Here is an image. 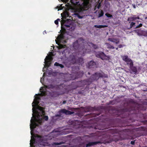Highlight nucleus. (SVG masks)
<instances>
[{
  "instance_id": "obj_1",
  "label": "nucleus",
  "mask_w": 147,
  "mask_h": 147,
  "mask_svg": "<svg viewBox=\"0 0 147 147\" xmlns=\"http://www.w3.org/2000/svg\"><path fill=\"white\" fill-rule=\"evenodd\" d=\"M132 106H130L129 108H125L116 111V114L115 116L117 118L115 119H111L109 121L110 126L113 127H123L127 126V124L128 123L132 121L133 119L131 117L133 114H136L138 113L137 111L139 112V109Z\"/></svg>"
},
{
  "instance_id": "obj_2",
  "label": "nucleus",
  "mask_w": 147,
  "mask_h": 147,
  "mask_svg": "<svg viewBox=\"0 0 147 147\" xmlns=\"http://www.w3.org/2000/svg\"><path fill=\"white\" fill-rule=\"evenodd\" d=\"M104 76V73L97 72L92 75L88 79L79 82L78 83L80 84V86L82 87L85 85H89L94 81H96L100 78Z\"/></svg>"
},
{
  "instance_id": "obj_3",
  "label": "nucleus",
  "mask_w": 147,
  "mask_h": 147,
  "mask_svg": "<svg viewBox=\"0 0 147 147\" xmlns=\"http://www.w3.org/2000/svg\"><path fill=\"white\" fill-rule=\"evenodd\" d=\"M65 86L63 84H61V87L59 90H55L58 91H53L49 92V95L52 97L55 98L62 95L65 93L66 91Z\"/></svg>"
},
{
  "instance_id": "obj_4",
  "label": "nucleus",
  "mask_w": 147,
  "mask_h": 147,
  "mask_svg": "<svg viewBox=\"0 0 147 147\" xmlns=\"http://www.w3.org/2000/svg\"><path fill=\"white\" fill-rule=\"evenodd\" d=\"M67 21V20H62L61 22V29L65 30V28L66 27L67 28L66 29L67 30L71 31L74 30V27L71 24H66Z\"/></svg>"
},
{
  "instance_id": "obj_5",
  "label": "nucleus",
  "mask_w": 147,
  "mask_h": 147,
  "mask_svg": "<svg viewBox=\"0 0 147 147\" xmlns=\"http://www.w3.org/2000/svg\"><path fill=\"white\" fill-rule=\"evenodd\" d=\"M120 130L118 129H111L110 131V132L112 134L118 133L119 134H120V132L123 133V134L126 135L129 132H130L131 130L129 129H125L122 130Z\"/></svg>"
},
{
  "instance_id": "obj_6",
  "label": "nucleus",
  "mask_w": 147,
  "mask_h": 147,
  "mask_svg": "<svg viewBox=\"0 0 147 147\" xmlns=\"http://www.w3.org/2000/svg\"><path fill=\"white\" fill-rule=\"evenodd\" d=\"M59 114L55 115V117H61L62 114L61 113L65 114L66 115H71L74 113L73 112H71L68 110H66L65 109H61L60 110L59 112Z\"/></svg>"
},
{
  "instance_id": "obj_7",
  "label": "nucleus",
  "mask_w": 147,
  "mask_h": 147,
  "mask_svg": "<svg viewBox=\"0 0 147 147\" xmlns=\"http://www.w3.org/2000/svg\"><path fill=\"white\" fill-rule=\"evenodd\" d=\"M36 122L37 121L36 120L32 118L30 120L31 124H30V128L31 130V134L32 135H33V131L34 129L36 127L38 126V124L36 123Z\"/></svg>"
},
{
  "instance_id": "obj_8",
  "label": "nucleus",
  "mask_w": 147,
  "mask_h": 147,
  "mask_svg": "<svg viewBox=\"0 0 147 147\" xmlns=\"http://www.w3.org/2000/svg\"><path fill=\"white\" fill-rule=\"evenodd\" d=\"M95 55L96 57L100 58L102 60L105 59V57H107L104 53L100 51L96 52Z\"/></svg>"
},
{
  "instance_id": "obj_9",
  "label": "nucleus",
  "mask_w": 147,
  "mask_h": 147,
  "mask_svg": "<svg viewBox=\"0 0 147 147\" xmlns=\"http://www.w3.org/2000/svg\"><path fill=\"white\" fill-rule=\"evenodd\" d=\"M80 122L78 120H69L68 121V123L69 125H73V126H75L76 128H77L79 127Z\"/></svg>"
},
{
  "instance_id": "obj_10",
  "label": "nucleus",
  "mask_w": 147,
  "mask_h": 147,
  "mask_svg": "<svg viewBox=\"0 0 147 147\" xmlns=\"http://www.w3.org/2000/svg\"><path fill=\"white\" fill-rule=\"evenodd\" d=\"M46 88L50 89H55V90H59L61 87V84L58 85H53L51 84L49 85L45 86Z\"/></svg>"
},
{
  "instance_id": "obj_11",
  "label": "nucleus",
  "mask_w": 147,
  "mask_h": 147,
  "mask_svg": "<svg viewBox=\"0 0 147 147\" xmlns=\"http://www.w3.org/2000/svg\"><path fill=\"white\" fill-rule=\"evenodd\" d=\"M42 115L38 111H37L36 118L34 117L33 119L36 120L39 124H41L42 121Z\"/></svg>"
},
{
  "instance_id": "obj_12",
  "label": "nucleus",
  "mask_w": 147,
  "mask_h": 147,
  "mask_svg": "<svg viewBox=\"0 0 147 147\" xmlns=\"http://www.w3.org/2000/svg\"><path fill=\"white\" fill-rule=\"evenodd\" d=\"M52 59L51 57H48L47 56L45 59L44 63L45 64V66L47 67H49L51 64V61Z\"/></svg>"
},
{
  "instance_id": "obj_13",
  "label": "nucleus",
  "mask_w": 147,
  "mask_h": 147,
  "mask_svg": "<svg viewBox=\"0 0 147 147\" xmlns=\"http://www.w3.org/2000/svg\"><path fill=\"white\" fill-rule=\"evenodd\" d=\"M122 59L125 62L127 65H130V63L133 62L132 61L130 58H129L127 55H124L121 56Z\"/></svg>"
},
{
  "instance_id": "obj_14",
  "label": "nucleus",
  "mask_w": 147,
  "mask_h": 147,
  "mask_svg": "<svg viewBox=\"0 0 147 147\" xmlns=\"http://www.w3.org/2000/svg\"><path fill=\"white\" fill-rule=\"evenodd\" d=\"M77 59L76 56L72 54L70 55L69 56V61L73 64L76 63Z\"/></svg>"
},
{
  "instance_id": "obj_15",
  "label": "nucleus",
  "mask_w": 147,
  "mask_h": 147,
  "mask_svg": "<svg viewBox=\"0 0 147 147\" xmlns=\"http://www.w3.org/2000/svg\"><path fill=\"white\" fill-rule=\"evenodd\" d=\"M86 66L89 68H94L96 67V62L92 60L88 63L86 65Z\"/></svg>"
},
{
  "instance_id": "obj_16",
  "label": "nucleus",
  "mask_w": 147,
  "mask_h": 147,
  "mask_svg": "<svg viewBox=\"0 0 147 147\" xmlns=\"http://www.w3.org/2000/svg\"><path fill=\"white\" fill-rule=\"evenodd\" d=\"M133 63L131 62L129 65V67L131 70V71L132 73L134 74H136L137 72V69L136 67L135 66H133Z\"/></svg>"
},
{
  "instance_id": "obj_17",
  "label": "nucleus",
  "mask_w": 147,
  "mask_h": 147,
  "mask_svg": "<svg viewBox=\"0 0 147 147\" xmlns=\"http://www.w3.org/2000/svg\"><path fill=\"white\" fill-rule=\"evenodd\" d=\"M140 19V18L139 16L136 17V16L134 15L133 17L128 18L127 21L129 23H130L131 22H132L136 19Z\"/></svg>"
},
{
  "instance_id": "obj_18",
  "label": "nucleus",
  "mask_w": 147,
  "mask_h": 147,
  "mask_svg": "<svg viewBox=\"0 0 147 147\" xmlns=\"http://www.w3.org/2000/svg\"><path fill=\"white\" fill-rule=\"evenodd\" d=\"M100 142L99 141H96V142H90L88 143V144H86V147H90L91 146H94L95 145H96L97 144L99 143H100Z\"/></svg>"
},
{
  "instance_id": "obj_19",
  "label": "nucleus",
  "mask_w": 147,
  "mask_h": 147,
  "mask_svg": "<svg viewBox=\"0 0 147 147\" xmlns=\"http://www.w3.org/2000/svg\"><path fill=\"white\" fill-rule=\"evenodd\" d=\"M79 44L78 43V40H76L73 43V46L75 50H77L79 47Z\"/></svg>"
},
{
  "instance_id": "obj_20",
  "label": "nucleus",
  "mask_w": 147,
  "mask_h": 147,
  "mask_svg": "<svg viewBox=\"0 0 147 147\" xmlns=\"http://www.w3.org/2000/svg\"><path fill=\"white\" fill-rule=\"evenodd\" d=\"M40 90L41 93L38 94L40 95L41 96H44L47 95V89L46 88L44 89L42 88V89H40Z\"/></svg>"
},
{
  "instance_id": "obj_21",
  "label": "nucleus",
  "mask_w": 147,
  "mask_h": 147,
  "mask_svg": "<svg viewBox=\"0 0 147 147\" xmlns=\"http://www.w3.org/2000/svg\"><path fill=\"white\" fill-rule=\"evenodd\" d=\"M79 70V68L78 66H73L72 67V72L74 73H77Z\"/></svg>"
},
{
  "instance_id": "obj_22",
  "label": "nucleus",
  "mask_w": 147,
  "mask_h": 147,
  "mask_svg": "<svg viewBox=\"0 0 147 147\" xmlns=\"http://www.w3.org/2000/svg\"><path fill=\"white\" fill-rule=\"evenodd\" d=\"M37 109L40 111L41 112V114H40L42 116H44L45 114V112L44 110V109L43 107L38 106L37 107Z\"/></svg>"
},
{
  "instance_id": "obj_23",
  "label": "nucleus",
  "mask_w": 147,
  "mask_h": 147,
  "mask_svg": "<svg viewBox=\"0 0 147 147\" xmlns=\"http://www.w3.org/2000/svg\"><path fill=\"white\" fill-rule=\"evenodd\" d=\"M88 45L90 46H92V47L94 49H96L98 48V45L96 44H94L91 42H88Z\"/></svg>"
},
{
  "instance_id": "obj_24",
  "label": "nucleus",
  "mask_w": 147,
  "mask_h": 147,
  "mask_svg": "<svg viewBox=\"0 0 147 147\" xmlns=\"http://www.w3.org/2000/svg\"><path fill=\"white\" fill-rule=\"evenodd\" d=\"M40 98L38 96H37L35 98H34L33 103H34L36 105H38L39 103V100Z\"/></svg>"
},
{
  "instance_id": "obj_25",
  "label": "nucleus",
  "mask_w": 147,
  "mask_h": 147,
  "mask_svg": "<svg viewBox=\"0 0 147 147\" xmlns=\"http://www.w3.org/2000/svg\"><path fill=\"white\" fill-rule=\"evenodd\" d=\"M76 63L80 64L84 63L83 59L81 57L78 58L77 59Z\"/></svg>"
},
{
  "instance_id": "obj_26",
  "label": "nucleus",
  "mask_w": 147,
  "mask_h": 147,
  "mask_svg": "<svg viewBox=\"0 0 147 147\" xmlns=\"http://www.w3.org/2000/svg\"><path fill=\"white\" fill-rule=\"evenodd\" d=\"M105 44L107 46V48L109 49H114L115 47L108 43H106Z\"/></svg>"
},
{
  "instance_id": "obj_27",
  "label": "nucleus",
  "mask_w": 147,
  "mask_h": 147,
  "mask_svg": "<svg viewBox=\"0 0 147 147\" xmlns=\"http://www.w3.org/2000/svg\"><path fill=\"white\" fill-rule=\"evenodd\" d=\"M64 143L65 142L63 141L60 142L59 143L55 142L53 143L52 145L53 146H54L56 145H60L63 144H64Z\"/></svg>"
},
{
  "instance_id": "obj_28",
  "label": "nucleus",
  "mask_w": 147,
  "mask_h": 147,
  "mask_svg": "<svg viewBox=\"0 0 147 147\" xmlns=\"http://www.w3.org/2000/svg\"><path fill=\"white\" fill-rule=\"evenodd\" d=\"M94 27L95 28H103L105 27H107L108 26L107 25H95L94 26Z\"/></svg>"
},
{
  "instance_id": "obj_29",
  "label": "nucleus",
  "mask_w": 147,
  "mask_h": 147,
  "mask_svg": "<svg viewBox=\"0 0 147 147\" xmlns=\"http://www.w3.org/2000/svg\"><path fill=\"white\" fill-rule=\"evenodd\" d=\"M104 15V12L102 10H101L100 11L98 12V18L100 17L103 16Z\"/></svg>"
},
{
  "instance_id": "obj_30",
  "label": "nucleus",
  "mask_w": 147,
  "mask_h": 147,
  "mask_svg": "<svg viewBox=\"0 0 147 147\" xmlns=\"http://www.w3.org/2000/svg\"><path fill=\"white\" fill-rule=\"evenodd\" d=\"M58 37H59V38L61 40H63L64 39L65 36L63 34H61L58 36Z\"/></svg>"
},
{
  "instance_id": "obj_31",
  "label": "nucleus",
  "mask_w": 147,
  "mask_h": 147,
  "mask_svg": "<svg viewBox=\"0 0 147 147\" xmlns=\"http://www.w3.org/2000/svg\"><path fill=\"white\" fill-rule=\"evenodd\" d=\"M109 41L113 42H115L116 41H117V39L109 38L108 40Z\"/></svg>"
},
{
  "instance_id": "obj_32",
  "label": "nucleus",
  "mask_w": 147,
  "mask_h": 147,
  "mask_svg": "<svg viewBox=\"0 0 147 147\" xmlns=\"http://www.w3.org/2000/svg\"><path fill=\"white\" fill-rule=\"evenodd\" d=\"M130 26L129 28V29L132 28V27H133L135 24V23L133 22H130Z\"/></svg>"
},
{
  "instance_id": "obj_33",
  "label": "nucleus",
  "mask_w": 147,
  "mask_h": 147,
  "mask_svg": "<svg viewBox=\"0 0 147 147\" xmlns=\"http://www.w3.org/2000/svg\"><path fill=\"white\" fill-rule=\"evenodd\" d=\"M44 119L46 121H47L48 119V117L47 116L45 115V116H43L42 117V119Z\"/></svg>"
},
{
  "instance_id": "obj_34",
  "label": "nucleus",
  "mask_w": 147,
  "mask_h": 147,
  "mask_svg": "<svg viewBox=\"0 0 147 147\" xmlns=\"http://www.w3.org/2000/svg\"><path fill=\"white\" fill-rule=\"evenodd\" d=\"M105 16H106L107 17H109V18H111L113 17V16L112 15L108 13H106L105 14Z\"/></svg>"
},
{
  "instance_id": "obj_35",
  "label": "nucleus",
  "mask_w": 147,
  "mask_h": 147,
  "mask_svg": "<svg viewBox=\"0 0 147 147\" xmlns=\"http://www.w3.org/2000/svg\"><path fill=\"white\" fill-rule=\"evenodd\" d=\"M115 101L114 100L110 101L109 104L110 105H113L115 104Z\"/></svg>"
},
{
  "instance_id": "obj_36",
  "label": "nucleus",
  "mask_w": 147,
  "mask_h": 147,
  "mask_svg": "<svg viewBox=\"0 0 147 147\" xmlns=\"http://www.w3.org/2000/svg\"><path fill=\"white\" fill-rule=\"evenodd\" d=\"M78 42L79 41H81L83 42L84 41V39L82 37L78 39Z\"/></svg>"
},
{
  "instance_id": "obj_37",
  "label": "nucleus",
  "mask_w": 147,
  "mask_h": 147,
  "mask_svg": "<svg viewBox=\"0 0 147 147\" xmlns=\"http://www.w3.org/2000/svg\"><path fill=\"white\" fill-rule=\"evenodd\" d=\"M76 15L79 18H83V17L81 16H80L79 15V14L78 13H76Z\"/></svg>"
},
{
  "instance_id": "obj_38",
  "label": "nucleus",
  "mask_w": 147,
  "mask_h": 147,
  "mask_svg": "<svg viewBox=\"0 0 147 147\" xmlns=\"http://www.w3.org/2000/svg\"><path fill=\"white\" fill-rule=\"evenodd\" d=\"M60 20L59 19H57L56 20H55V23L57 25L58 24V21H59Z\"/></svg>"
},
{
  "instance_id": "obj_39",
  "label": "nucleus",
  "mask_w": 147,
  "mask_h": 147,
  "mask_svg": "<svg viewBox=\"0 0 147 147\" xmlns=\"http://www.w3.org/2000/svg\"><path fill=\"white\" fill-rule=\"evenodd\" d=\"M138 130H144V128L143 127H141L138 128Z\"/></svg>"
},
{
  "instance_id": "obj_40",
  "label": "nucleus",
  "mask_w": 147,
  "mask_h": 147,
  "mask_svg": "<svg viewBox=\"0 0 147 147\" xmlns=\"http://www.w3.org/2000/svg\"><path fill=\"white\" fill-rule=\"evenodd\" d=\"M35 140L34 139H32V140H30V145H31V143H32L33 144L35 143Z\"/></svg>"
},
{
  "instance_id": "obj_41",
  "label": "nucleus",
  "mask_w": 147,
  "mask_h": 147,
  "mask_svg": "<svg viewBox=\"0 0 147 147\" xmlns=\"http://www.w3.org/2000/svg\"><path fill=\"white\" fill-rule=\"evenodd\" d=\"M142 26V24L141 23H140L139 25L136 26V28H138L141 27Z\"/></svg>"
},
{
  "instance_id": "obj_42",
  "label": "nucleus",
  "mask_w": 147,
  "mask_h": 147,
  "mask_svg": "<svg viewBox=\"0 0 147 147\" xmlns=\"http://www.w3.org/2000/svg\"><path fill=\"white\" fill-rule=\"evenodd\" d=\"M86 108L87 109V111H90V110L92 109V107H90L89 106H88Z\"/></svg>"
},
{
  "instance_id": "obj_43",
  "label": "nucleus",
  "mask_w": 147,
  "mask_h": 147,
  "mask_svg": "<svg viewBox=\"0 0 147 147\" xmlns=\"http://www.w3.org/2000/svg\"><path fill=\"white\" fill-rule=\"evenodd\" d=\"M59 63L57 62H55V63H54V65L55 66H59Z\"/></svg>"
},
{
  "instance_id": "obj_44",
  "label": "nucleus",
  "mask_w": 147,
  "mask_h": 147,
  "mask_svg": "<svg viewBox=\"0 0 147 147\" xmlns=\"http://www.w3.org/2000/svg\"><path fill=\"white\" fill-rule=\"evenodd\" d=\"M59 66L61 68H63L64 67V66L63 65L59 64Z\"/></svg>"
},
{
  "instance_id": "obj_45",
  "label": "nucleus",
  "mask_w": 147,
  "mask_h": 147,
  "mask_svg": "<svg viewBox=\"0 0 147 147\" xmlns=\"http://www.w3.org/2000/svg\"><path fill=\"white\" fill-rule=\"evenodd\" d=\"M135 141H131V144L133 145H134L135 144Z\"/></svg>"
},
{
  "instance_id": "obj_46",
  "label": "nucleus",
  "mask_w": 147,
  "mask_h": 147,
  "mask_svg": "<svg viewBox=\"0 0 147 147\" xmlns=\"http://www.w3.org/2000/svg\"><path fill=\"white\" fill-rule=\"evenodd\" d=\"M123 47V46L122 45H118V47L119 48H121Z\"/></svg>"
},
{
  "instance_id": "obj_47",
  "label": "nucleus",
  "mask_w": 147,
  "mask_h": 147,
  "mask_svg": "<svg viewBox=\"0 0 147 147\" xmlns=\"http://www.w3.org/2000/svg\"><path fill=\"white\" fill-rule=\"evenodd\" d=\"M115 42L116 44H118L119 42V41L117 39V41H116Z\"/></svg>"
},
{
  "instance_id": "obj_48",
  "label": "nucleus",
  "mask_w": 147,
  "mask_h": 147,
  "mask_svg": "<svg viewBox=\"0 0 147 147\" xmlns=\"http://www.w3.org/2000/svg\"><path fill=\"white\" fill-rule=\"evenodd\" d=\"M38 138H39L40 139V140H42V137L41 136H40L38 135Z\"/></svg>"
},
{
  "instance_id": "obj_49",
  "label": "nucleus",
  "mask_w": 147,
  "mask_h": 147,
  "mask_svg": "<svg viewBox=\"0 0 147 147\" xmlns=\"http://www.w3.org/2000/svg\"><path fill=\"white\" fill-rule=\"evenodd\" d=\"M123 139L124 140L128 139V137H127L125 136V137H124L123 138Z\"/></svg>"
},
{
  "instance_id": "obj_50",
  "label": "nucleus",
  "mask_w": 147,
  "mask_h": 147,
  "mask_svg": "<svg viewBox=\"0 0 147 147\" xmlns=\"http://www.w3.org/2000/svg\"><path fill=\"white\" fill-rule=\"evenodd\" d=\"M66 103V100H64L62 104H64Z\"/></svg>"
},
{
  "instance_id": "obj_51",
  "label": "nucleus",
  "mask_w": 147,
  "mask_h": 147,
  "mask_svg": "<svg viewBox=\"0 0 147 147\" xmlns=\"http://www.w3.org/2000/svg\"><path fill=\"white\" fill-rule=\"evenodd\" d=\"M60 47L61 48H63L64 46H60Z\"/></svg>"
},
{
  "instance_id": "obj_52",
  "label": "nucleus",
  "mask_w": 147,
  "mask_h": 147,
  "mask_svg": "<svg viewBox=\"0 0 147 147\" xmlns=\"http://www.w3.org/2000/svg\"><path fill=\"white\" fill-rule=\"evenodd\" d=\"M78 93L79 94H82V92L81 91H79Z\"/></svg>"
},
{
  "instance_id": "obj_53",
  "label": "nucleus",
  "mask_w": 147,
  "mask_h": 147,
  "mask_svg": "<svg viewBox=\"0 0 147 147\" xmlns=\"http://www.w3.org/2000/svg\"><path fill=\"white\" fill-rule=\"evenodd\" d=\"M81 145L82 146V147H85V146H84V144H81Z\"/></svg>"
},
{
  "instance_id": "obj_54",
  "label": "nucleus",
  "mask_w": 147,
  "mask_h": 147,
  "mask_svg": "<svg viewBox=\"0 0 147 147\" xmlns=\"http://www.w3.org/2000/svg\"><path fill=\"white\" fill-rule=\"evenodd\" d=\"M100 4L97 6V8L99 9L100 8Z\"/></svg>"
},
{
  "instance_id": "obj_55",
  "label": "nucleus",
  "mask_w": 147,
  "mask_h": 147,
  "mask_svg": "<svg viewBox=\"0 0 147 147\" xmlns=\"http://www.w3.org/2000/svg\"><path fill=\"white\" fill-rule=\"evenodd\" d=\"M133 7L134 8H136V7L135 5H133Z\"/></svg>"
},
{
  "instance_id": "obj_56",
  "label": "nucleus",
  "mask_w": 147,
  "mask_h": 147,
  "mask_svg": "<svg viewBox=\"0 0 147 147\" xmlns=\"http://www.w3.org/2000/svg\"><path fill=\"white\" fill-rule=\"evenodd\" d=\"M118 47L116 48L115 49L116 50H118Z\"/></svg>"
},
{
  "instance_id": "obj_57",
  "label": "nucleus",
  "mask_w": 147,
  "mask_h": 147,
  "mask_svg": "<svg viewBox=\"0 0 147 147\" xmlns=\"http://www.w3.org/2000/svg\"><path fill=\"white\" fill-rule=\"evenodd\" d=\"M88 75H90V72H88Z\"/></svg>"
},
{
  "instance_id": "obj_58",
  "label": "nucleus",
  "mask_w": 147,
  "mask_h": 147,
  "mask_svg": "<svg viewBox=\"0 0 147 147\" xmlns=\"http://www.w3.org/2000/svg\"><path fill=\"white\" fill-rule=\"evenodd\" d=\"M40 82H41L42 83V80H41V79L40 80Z\"/></svg>"
},
{
  "instance_id": "obj_59",
  "label": "nucleus",
  "mask_w": 147,
  "mask_h": 147,
  "mask_svg": "<svg viewBox=\"0 0 147 147\" xmlns=\"http://www.w3.org/2000/svg\"><path fill=\"white\" fill-rule=\"evenodd\" d=\"M67 4H66V5H65V6H67Z\"/></svg>"
},
{
  "instance_id": "obj_60",
  "label": "nucleus",
  "mask_w": 147,
  "mask_h": 147,
  "mask_svg": "<svg viewBox=\"0 0 147 147\" xmlns=\"http://www.w3.org/2000/svg\"><path fill=\"white\" fill-rule=\"evenodd\" d=\"M65 42H66V41H65Z\"/></svg>"
},
{
  "instance_id": "obj_61",
  "label": "nucleus",
  "mask_w": 147,
  "mask_h": 147,
  "mask_svg": "<svg viewBox=\"0 0 147 147\" xmlns=\"http://www.w3.org/2000/svg\"><path fill=\"white\" fill-rule=\"evenodd\" d=\"M32 107H34V105H32Z\"/></svg>"
},
{
  "instance_id": "obj_62",
  "label": "nucleus",
  "mask_w": 147,
  "mask_h": 147,
  "mask_svg": "<svg viewBox=\"0 0 147 147\" xmlns=\"http://www.w3.org/2000/svg\"><path fill=\"white\" fill-rule=\"evenodd\" d=\"M32 109H33V108H32Z\"/></svg>"
},
{
  "instance_id": "obj_63",
  "label": "nucleus",
  "mask_w": 147,
  "mask_h": 147,
  "mask_svg": "<svg viewBox=\"0 0 147 147\" xmlns=\"http://www.w3.org/2000/svg\"><path fill=\"white\" fill-rule=\"evenodd\" d=\"M32 137H31V139H32Z\"/></svg>"
}]
</instances>
